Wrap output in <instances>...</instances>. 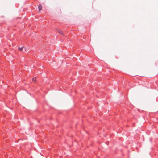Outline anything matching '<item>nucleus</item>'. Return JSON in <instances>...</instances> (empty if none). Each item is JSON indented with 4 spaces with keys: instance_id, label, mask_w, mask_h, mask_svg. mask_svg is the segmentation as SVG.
Instances as JSON below:
<instances>
[{
    "instance_id": "nucleus-2",
    "label": "nucleus",
    "mask_w": 158,
    "mask_h": 158,
    "mask_svg": "<svg viewBox=\"0 0 158 158\" xmlns=\"http://www.w3.org/2000/svg\"><path fill=\"white\" fill-rule=\"evenodd\" d=\"M38 8L39 10V11L40 12L42 9V6L41 5L39 4L38 6Z\"/></svg>"
},
{
    "instance_id": "nucleus-4",
    "label": "nucleus",
    "mask_w": 158,
    "mask_h": 158,
    "mask_svg": "<svg viewBox=\"0 0 158 158\" xmlns=\"http://www.w3.org/2000/svg\"><path fill=\"white\" fill-rule=\"evenodd\" d=\"M59 32L60 34L63 35V32L61 31L60 30Z\"/></svg>"
},
{
    "instance_id": "nucleus-3",
    "label": "nucleus",
    "mask_w": 158,
    "mask_h": 158,
    "mask_svg": "<svg viewBox=\"0 0 158 158\" xmlns=\"http://www.w3.org/2000/svg\"><path fill=\"white\" fill-rule=\"evenodd\" d=\"M36 80V78L35 77H34L32 78V81H35Z\"/></svg>"
},
{
    "instance_id": "nucleus-1",
    "label": "nucleus",
    "mask_w": 158,
    "mask_h": 158,
    "mask_svg": "<svg viewBox=\"0 0 158 158\" xmlns=\"http://www.w3.org/2000/svg\"><path fill=\"white\" fill-rule=\"evenodd\" d=\"M18 49L20 51L24 52L26 51V50L27 49V48L26 47H18Z\"/></svg>"
}]
</instances>
